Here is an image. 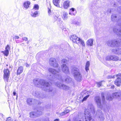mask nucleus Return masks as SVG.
I'll list each match as a JSON object with an SVG mask.
<instances>
[{
	"instance_id": "obj_1",
	"label": "nucleus",
	"mask_w": 121,
	"mask_h": 121,
	"mask_svg": "<svg viewBox=\"0 0 121 121\" xmlns=\"http://www.w3.org/2000/svg\"><path fill=\"white\" fill-rule=\"evenodd\" d=\"M33 82L36 86L38 87L43 86L42 89L45 91L49 92H52V88L48 82L43 79H35L33 80Z\"/></svg>"
},
{
	"instance_id": "obj_2",
	"label": "nucleus",
	"mask_w": 121,
	"mask_h": 121,
	"mask_svg": "<svg viewBox=\"0 0 121 121\" xmlns=\"http://www.w3.org/2000/svg\"><path fill=\"white\" fill-rule=\"evenodd\" d=\"M93 106L92 104H89L87 109L85 110L84 113V116L85 117V121H93V119L92 118L91 113H93L95 112Z\"/></svg>"
},
{
	"instance_id": "obj_3",
	"label": "nucleus",
	"mask_w": 121,
	"mask_h": 121,
	"mask_svg": "<svg viewBox=\"0 0 121 121\" xmlns=\"http://www.w3.org/2000/svg\"><path fill=\"white\" fill-rule=\"evenodd\" d=\"M58 70H56L55 69L52 68H49L48 69V71L54 74L56 78L58 79L61 82H63L64 81L61 75L59 73L60 70V67H58Z\"/></svg>"
},
{
	"instance_id": "obj_4",
	"label": "nucleus",
	"mask_w": 121,
	"mask_h": 121,
	"mask_svg": "<svg viewBox=\"0 0 121 121\" xmlns=\"http://www.w3.org/2000/svg\"><path fill=\"white\" fill-rule=\"evenodd\" d=\"M73 72L74 79L77 81L81 82L82 80V76L79 69L74 67L73 69Z\"/></svg>"
},
{
	"instance_id": "obj_5",
	"label": "nucleus",
	"mask_w": 121,
	"mask_h": 121,
	"mask_svg": "<svg viewBox=\"0 0 121 121\" xmlns=\"http://www.w3.org/2000/svg\"><path fill=\"white\" fill-rule=\"evenodd\" d=\"M43 108L41 107L38 108L37 111H34L30 112L29 113L30 117L32 118L38 117L43 114Z\"/></svg>"
},
{
	"instance_id": "obj_6",
	"label": "nucleus",
	"mask_w": 121,
	"mask_h": 121,
	"mask_svg": "<svg viewBox=\"0 0 121 121\" xmlns=\"http://www.w3.org/2000/svg\"><path fill=\"white\" fill-rule=\"evenodd\" d=\"M102 100L103 102V104H101L100 97L99 96H97L95 97V100L96 103L97 104L98 107L102 109L103 106V104L105 99L104 97V93H101Z\"/></svg>"
},
{
	"instance_id": "obj_7",
	"label": "nucleus",
	"mask_w": 121,
	"mask_h": 121,
	"mask_svg": "<svg viewBox=\"0 0 121 121\" xmlns=\"http://www.w3.org/2000/svg\"><path fill=\"white\" fill-rule=\"evenodd\" d=\"M3 78L5 82H8L10 74V71L7 69L4 70Z\"/></svg>"
},
{
	"instance_id": "obj_8",
	"label": "nucleus",
	"mask_w": 121,
	"mask_h": 121,
	"mask_svg": "<svg viewBox=\"0 0 121 121\" xmlns=\"http://www.w3.org/2000/svg\"><path fill=\"white\" fill-rule=\"evenodd\" d=\"M49 63L50 65L54 68L59 67L56 59L54 58H52L49 59Z\"/></svg>"
},
{
	"instance_id": "obj_9",
	"label": "nucleus",
	"mask_w": 121,
	"mask_h": 121,
	"mask_svg": "<svg viewBox=\"0 0 121 121\" xmlns=\"http://www.w3.org/2000/svg\"><path fill=\"white\" fill-rule=\"evenodd\" d=\"M111 19L112 21H116L117 25L119 26H121V17L119 18L117 21V16L116 14H113L111 15Z\"/></svg>"
},
{
	"instance_id": "obj_10",
	"label": "nucleus",
	"mask_w": 121,
	"mask_h": 121,
	"mask_svg": "<svg viewBox=\"0 0 121 121\" xmlns=\"http://www.w3.org/2000/svg\"><path fill=\"white\" fill-rule=\"evenodd\" d=\"M26 102L27 104L29 105H31L33 103V104H40L41 103V102H39L36 99L33 100L32 99L30 98L27 99Z\"/></svg>"
},
{
	"instance_id": "obj_11",
	"label": "nucleus",
	"mask_w": 121,
	"mask_h": 121,
	"mask_svg": "<svg viewBox=\"0 0 121 121\" xmlns=\"http://www.w3.org/2000/svg\"><path fill=\"white\" fill-rule=\"evenodd\" d=\"M106 59L107 60H113L117 61L119 60V58L114 55L108 56L106 57Z\"/></svg>"
},
{
	"instance_id": "obj_12",
	"label": "nucleus",
	"mask_w": 121,
	"mask_h": 121,
	"mask_svg": "<svg viewBox=\"0 0 121 121\" xmlns=\"http://www.w3.org/2000/svg\"><path fill=\"white\" fill-rule=\"evenodd\" d=\"M97 115H98V119L99 121H104V118L103 115L100 110L96 112Z\"/></svg>"
},
{
	"instance_id": "obj_13",
	"label": "nucleus",
	"mask_w": 121,
	"mask_h": 121,
	"mask_svg": "<svg viewBox=\"0 0 121 121\" xmlns=\"http://www.w3.org/2000/svg\"><path fill=\"white\" fill-rule=\"evenodd\" d=\"M70 39L74 43L77 44L79 43L80 41L79 40L80 38H78L75 35H72Z\"/></svg>"
},
{
	"instance_id": "obj_14",
	"label": "nucleus",
	"mask_w": 121,
	"mask_h": 121,
	"mask_svg": "<svg viewBox=\"0 0 121 121\" xmlns=\"http://www.w3.org/2000/svg\"><path fill=\"white\" fill-rule=\"evenodd\" d=\"M35 97L43 99L46 97V95L45 94L41 93L40 92H36L34 94Z\"/></svg>"
},
{
	"instance_id": "obj_15",
	"label": "nucleus",
	"mask_w": 121,
	"mask_h": 121,
	"mask_svg": "<svg viewBox=\"0 0 121 121\" xmlns=\"http://www.w3.org/2000/svg\"><path fill=\"white\" fill-rule=\"evenodd\" d=\"M62 70L63 73L67 74L69 73L68 67L65 64H63L61 66Z\"/></svg>"
},
{
	"instance_id": "obj_16",
	"label": "nucleus",
	"mask_w": 121,
	"mask_h": 121,
	"mask_svg": "<svg viewBox=\"0 0 121 121\" xmlns=\"http://www.w3.org/2000/svg\"><path fill=\"white\" fill-rule=\"evenodd\" d=\"M10 49V46L9 45H7L5 47V50L4 51H2L1 52L3 54L6 56H7L9 53V51Z\"/></svg>"
},
{
	"instance_id": "obj_17",
	"label": "nucleus",
	"mask_w": 121,
	"mask_h": 121,
	"mask_svg": "<svg viewBox=\"0 0 121 121\" xmlns=\"http://www.w3.org/2000/svg\"><path fill=\"white\" fill-rule=\"evenodd\" d=\"M114 32L121 38V30L119 29L117 27H114L113 28Z\"/></svg>"
},
{
	"instance_id": "obj_18",
	"label": "nucleus",
	"mask_w": 121,
	"mask_h": 121,
	"mask_svg": "<svg viewBox=\"0 0 121 121\" xmlns=\"http://www.w3.org/2000/svg\"><path fill=\"white\" fill-rule=\"evenodd\" d=\"M112 47H116L120 45V42L119 41V39L112 40Z\"/></svg>"
},
{
	"instance_id": "obj_19",
	"label": "nucleus",
	"mask_w": 121,
	"mask_h": 121,
	"mask_svg": "<svg viewBox=\"0 0 121 121\" xmlns=\"http://www.w3.org/2000/svg\"><path fill=\"white\" fill-rule=\"evenodd\" d=\"M69 109H66L64 111L60 114V116H63L65 114H67L70 111H71L72 110V108L70 107H68Z\"/></svg>"
},
{
	"instance_id": "obj_20",
	"label": "nucleus",
	"mask_w": 121,
	"mask_h": 121,
	"mask_svg": "<svg viewBox=\"0 0 121 121\" xmlns=\"http://www.w3.org/2000/svg\"><path fill=\"white\" fill-rule=\"evenodd\" d=\"M112 52L116 54L121 55V48L113 49L112 50Z\"/></svg>"
},
{
	"instance_id": "obj_21",
	"label": "nucleus",
	"mask_w": 121,
	"mask_h": 121,
	"mask_svg": "<svg viewBox=\"0 0 121 121\" xmlns=\"http://www.w3.org/2000/svg\"><path fill=\"white\" fill-rule=\"evenodd\" d=\"M115 84L117 86H119L121 85V79L120 78L118 77L115 81Z\"/></svg>"
},
{
	"instance_id": "obj_22",
	"label": "nucleus",
	"mask_w": 121,
	"mask_h": 121,
	"mask_svg": "<svg viewBox=\"0 0 121 121\" xmlns=\"http://www.w3.org/2000/svg\"><path fill=\"white\" fill-rule=\"evenodd\" d=\"M94 39H88L86 43V45L88 46H92L93 45Z\"/></svg>"
},
{
	"instance_id": "obj_23",
	"label": "nucleus",
	"mask_w": 121,
	"mask_h": 121,
	"mask_svg": "<svg viewBox=\"0 0 121 121\" xmlns=\"http://www.w3.org/2000/svg\"><path fill=\"white\" fill-rule=\"evenodd\" d=\"M121 95V92H118L113 93L112 96L113 98H117L120 96Z\"/></svg>"
},
{
	"instance_id": "obj_24",
	"label": "nucleus",
	"mask_w": 121,
	"mask_h": 121,
	"mask_svg": "<svg viewBox=\"0 0 121 121\" xmlns=\"http://www.w3.org/2000/svg\"><path fill=\"white\" fill-rule=\"evenodd\" d=\"M70 1L69 0L65 1L64 3L63 6L65 9H67L69 5Z\"/></svg>"
},
{
	"instance_id": "obj_25",
	"label": "nucleus",
	"mask_w": 121,
	"mask_h": 121,
	"mask_svg": "<svg viewBox=\"0 0 121 121\" xmlns=\"http://www.w3.org/2000/svg\"><path fill=\"white\" fill-rule=\"evenodd\" d=\"M23 68L22 66L19 67L17 70V74L19 75L23 71Z\"/></svg>"
},
{
	"instance_id": "obj_26",
	"label": "nucleus",
	"mask_w": 121,
	"mask_h": 121,
	"mask_svg": "<svg viewBox=\"0 0 121 121\" xmlns=\"http://www.w3.org/2000/svg\"><path fill=\"white\" fill-rule=\"evenodd\" d=\"M60 0H53V2L54 4L57 7H59V3Z\"/></svg>"
},
{
	"instance_id": "obj_27",
	"label": "nucleus",
	"mask_w": 121,
	"mask_h": 121,
	"mask_svg": "<svg viewBox=\"0 0 121 121\" xmlns=\"http://www.w3.org/2000/svg\"><path fill=\"white\" fill-rule=\"evenodd\" d=\"M112 40H109L106 42V44L108 46L112 47Z\"/></svg>"
},
{
	"instance_id": "obj_28",
	"label": "nucleus",
	"mask_w": 121,
	"mask_h": 121,
	"mask_svg": "<svg viewBox=\"0 0 121 121\" xmlns=\"http://www.w3.org/2000/svg\"><path fill=\"white\" fill-rule=\"evenodd\" d=\"M30 4V2L29 1H27L25 2L23 6L25 9H28L29 7Z\"/></svg>"
},
{
	"instance_id": "obj_29",
	"label": "nucleus",
	"mask_w": 121,
	"mask_h": 121,
	"mask_svg": "<svg viewBox=\"0 0 121 121\" xmlns=\"http://www.w3.org/2000/svg\"><path fill=\"white\" fill-rule=\"evenodd\" d=\"M90 65V62L89 61L87 62L86 63L85 69L86 72H88V71L89 70V67Z\"/></svg>"
},
{
	"instance_id": "obj_30",
	"label": "nucleus",
	"mask_w": 121,
	"mask_h": 121,
	"mask_svg": "<svg viewBox=\"0 0 121 121\" xmlns=\"http://www.w3.org/2000/svg\"><path fill=\"white\" fill-rule=\"evenodd\" d=\"M62 84H63L61 83L60 82H56L55 83V85L61 89H62Z\"/></svg>"
},
{
	"instance_id": "obj_31",
	"label": "nucleus",
	"mask_w": 121,
	"mask_h": 121,
	"mask_svg": "<svg viewBox=\"0 0 121 121\" xmlns=\"http://www.w3.org/2000/svg\"><path fill=\"white\" fill-rule=\"evenodd\" d=\"M62 86L61 89L63 90H65L67 91L70 89V87H69L64 85V84H62Z\"/></svg>"
},
{
	"instance_id": "obj_32",
	"label": "nucleus",
	"mask_w": 121,
	"mask_h": 121,
	"mask_svg": "<svg viewBox=\"0 0 121 121\" xmlns=\"http://www.w3.org/2000/svg\"><path fill=\"white\" fill-rule=\"evenodd\" d=\"M68 14L65 12H63V13L62 18L64 20H66L68 18Z\"/></svg>"
},
{
	"instance_id": "obj_33",
	"label": "nucleus",
	"mask_w": 121,
	"mask_h": 121,
	"mask_svg": "<svg viewBox=\"0 0 121 121\" xmlns=\"http://www.w3.org/2000/svg\"><path fill=\"white\" fill-rule=\"evenodd\" d=\"M72 80V79L69 76H67L65 80V82L68 83H69Z\"/></svg>"
},
{
	"instance_id": "obj_34",
	"label": "nucleus",
	"mask_w": 121,
	"mask_h": 121,
	"mask_svg": "<svg viewBox=\"0 0 121 121\" xmlns=\"http://www.w3.org/2000/svg\"><path fill=\"white\" fill-rule=\"evenodd\" d=\"M73 121H82L81 119L80 118L79 116H77L74 117L73 120Z\"/></svg>"
},
{
	"instance_id": "obj_35",
	"label": "nucleus",
	"mask_w": 121,
	"mask_h": 121,
	"mask_svg": "<svg viewBox=\"0 0 121 121\" xmlns=\"http://www.w3.org/2000/svg\"><path fill=\"white\" fill-rule=\"evenodd\" d=\"M113 98L112 97L109 95L108 94L107 95L106 99L107 100H111Z\"/></svg>"
},
{
	"instance_id": "obj_36",
	"label": "nucleus",
	"mask_w": 121,
	"mask_h": 121,
	"mask_svg": "<svg viewBox=\"0 0 121 121\" xmlns=\"http://www.w3.org/2000/svg\"><path fill=\"white\" fill-rule=\"evenodd\" d=\"M81 23V21H75L73 22V24L77 25H80Z\"/></svg>"
},
{
	"instance_id": "obj_37",
	"label": "nucleus",
	"mask_w": 121,
	"mask_h": 121,
	"mask_svg": "<svg viewBox=\"0 0 121 121\" xmlns=\"http://www.w3.org/2000/svg\"><path fill=\"white\" fill-rule=\"evenodd\" d=\"M89 95H86L84 97L82 101V102L84 101H86L87 99L89 97Z\"/></svg>"
},
{
	"instance_id": "obj_38",
	"label": "nucleus",
	"mask_w": 121,
	"mask_h": 121,
	"mask_svg": "<svg viewBox=\"0 0 121 121\" xmlns=\"http://www.w3.org/2000/svg\"><path fill=\"white\" fill-rule=\"evenodd\" d=\"M38 12L37 11L35 12L34 13L31 14L32 16L34 17H36L38 14Z\"/></svg>"
},
{
	"instance_id": "obj_39",
	"label": "nucleus",
	"mask_w": 121,
	"mask_h": 121,
	"mask_svg": "<svg viewBox=\"0 0 121 121\" xmlns=\"http://www.w3.org/2000/svg\"><path fill=\"white\" fill-rule=\"evenodd\" d=\"M103 81H102L100 82H96V84L97 86L99 87L100 86H101L102 85V82Z\"/></svg>"
},
{
	"instance_id": "obj_40",
	"label": "nucleus",
	"mask_w": 121,
	"mask_h": 121,
	"mask_svg": "<svg viewBox=\"0 0 121 121\" xmlns=\"http://www.w3.org/2000/svg\"><path fill=\"white\" fill-rule=\"evenodd\" d=\"M80 41V43L82 45V46H84L85 45V44L84 43V41L82 40V39H80L79 40Z\"/></svg>"
},
{
	"instance_id": "obj_41",
	"label": "nucleus",
	"mask_w": 121,
	"mask_h": 121,
	"mask_svg": "<svg viewBox=\"0 0 121 121\" xmlns=\"http://www.w3.org/2000/svg\"><path fill=\"white\" fill-rule=\"evenodd\" d=\"M74 8H72L70 9V12L69 13V14L70 15H72L73 14L72 12L74 11Z\"/></svg>"
},
{
	"instance_id": "obj_42",
	"label": "nucleus",
	"mask_w": 121,
	"mask_h": 121,
	"mask_svg": "<svg viewBox=\"0 0 121 121\" xmlns=\"http://www.w3.org/2000/svg\"><path fill=\"white\" fill-rule=\"evenodd\" d=\"M48 79L51 80H53V75H50L49 76H48Z\"/></svg>"
},
{
	"instance_id": "obj_43",
	"label": "nucleus",
	"mask_w": 121,
	"mask_h": 121,
	"mask_svg": "<svg viewBox=\"0 0 121 121\" xmlns=\"http://www.w3.org/2000/svg\"><path fill=\"white\" fill-rule=\"evenodd\" d=\"M39 7L38 5H35L34 6V7L33 10L34 9H35L36 10L38 9H39Z\"/></svg>"
},
{
	"instance_id": "obj_44",
	"label": "nucleus",
	"mask_w": 121,
	"mask_h": 121,
	"mask_svg": "<svg viewBox=\"0 0 121 121\" xmlns=\"http://www.w3.org/2000/svg\"><path fill=\"white\" fill-rule=\"evenodd\" d=\"M118 12L120 13H121V6L118 7L117 9Z\"/></svg>"
},
{
	"instance_id": "obj_45",
	"label": "nucleus",
	"mask_w": 121,
	"mask_h": 121,
	"mask_svg": "<svg viewBox=\"0 0 121 121\" xmlns=\"http://www.w3.org/2000/svg\"><path fill=\"white\" fill-rule=\"evenodd\" d=\"M115 78L114 76V75L113 76H112L111 75H109L107 77V78L109 79H111L112 78Z\"/></svg>"
},
{
	"instance_id": "obj_46",
	"label": "nucleus",
	"mask_w": 121,
	"mask_h": 121,
	"mask_svg": "<svg viewBox=\"0 0 121 121\" xmlns=\"http://www.w3.org/2000/svg\"><path fill=\"white\" fill-rule=\"evenodd\" d=\"M54 19L55 21H56V20H58L59 21V19H58V17L56 16H55L54 17Z\"/></svg>"
},
{
	"instance_id": "obj_47",
	"label": "nucleus",
	"mask_w": 121,
	"mask_h": 121,
	"mask_svg": "<svg viewBox=\"0 0 121 121\" xmlns=\"http://www.w3.org/2000/svg\"><path fill=\"white\" fill-rule=\"evenodd\" d=\"M67 62V60L65 59H63L62 60V62L63 63H65Z\"/></svg>"
},
{
	"instance_id": "obj_48",
	"label": "nucleus",
	"mask_w": 121,
	"mask_h": 121,
	"mask_svg": "<svg viewBox=\"0 0 121 121\" xmlns=\"http://www.w3.org/2000/svg\"><path fill=\"white\" fill-rule=\"evenodd\" d=\"M6 121H13L11 120V118L10 117H9L7 118Z\"/></svg>"
},
{
	"instance_id": "obj_49",
	"label": "nucleus",
	"mask_w": 121,
	"mask_h": 121,
	"mask_svg": "<svg viewBox=\"0 0 121 121\" xmlns=\"http://www.w3.org/2000/svg\"><path fill=\"white\" fill-rule=\"evenodd\" d=\"M48 13L49 15H50L51 14V10L49 8H48Z\"/></svg>"
},
{
	"instance_id": "obj_50",
	"label": "nucleus",
	"mask_w": 121,
	"mask_h": 121,
	"mask_svg": "<svg viewBox=\"0 0 121 121\" xmlns=\"http://www.w3.org/2000/svg\"><path fill=\"white\" fill-rule=\"evenodd\" d=\"M22 40L25 41H27L28 40V39L26 37H23L22 38Z\"/></svg>"
},
{
	"instance_id": "obj_51",
	"label": "nucleus",
	"mask_w": 121,
	"mask_h": 121,
	"mask_svg": "<svg viewBox=\"0 0 121 121\" xmlns=\"http://www.w3.org/2000/svg\"><path fill=\"white\" fill-rule=\"evenodd\" d=\"M116 77H119L121 78V73H119L117 74L116 75Z\"/></svg>"
},
{
	"instance_id": "obj_52",
	"label": "nucleus",
	"mask_w": 121,
	"mask_h": 121,
	"mask_svg": "<svg viewBox=\"0 0 121 121\" xmlns=\"http://www.w3.org/2000/svg\"><path fill=\"white\" fill-rule=\"evenodd\" d=\"M114 88V85H112L111 86V89H113Z\"/></svg>"
},
{
	"instance_id": "obj_53",
	"label": "nucleus",
	"mask_w": 121,
	"mask_h": 121,
	"mask_svg": "<svg viewBox=\"0 0 121 121\" xmlns=\"http://www.w3.org/2000/svg\"><path fill=\"white\" fill-rule=\"evenodd\" d=\"M15 39H18L19 38V37L18 36H15Z\"/></svg>"
},
{
	"instance_id": "obj_54",
	"label": "nucleus",
	"mask_w": 121,
	"mask_h": 121,
	"mask_svg": "<svg viewBox=\"0 0 121 121\" xmlns=\"http://www.w3.org/2000/svg\"><path fill=\"white\" fill-rule=\"evenodd\" d=\"M59 119H55L54 121H59Z\"/></svg>"
},
{
	"instance_id": "obj_55",
	"label": "nucleus",
	"mask_w": 121,
	"mask_h": 121,
	"mask_svg": "<svg viewBox=\"0 0 121 121\" xmlns=\"http://www.w3.org/2000/svg\"><path fill=\"white\" fill-rule=\"evenodd\" d=\"M86 92H87V93H88V92H89V91H88L87 92H86V91H83V93H86Z\"/></svg>"
},
{
	"instance_id": "obj_56",
	"label": "nucleus",
	"mask_w": 121,
	"mask_h": 121,
	"mask_svg": "<svg viewBox=\"0 0 121 121\" xmlns=\"http://www.w3.org/2000/svg\"><path fill=\"white\" fill-rule=\"evenodd\" d=\"M16 93L15 91L13 92V94L14 95H16Z\"/></svg>"
},
{
	"instance_id": "obj_57",
	"label": "nucleus",
	"mask_w": 121,
	"mask_h": 121,
	"mask_svg": "<svg viewBox=\"0 0 121 121\" xmlns=\"http://www.w3.org/2000/svg\"><path fill=\"white\" fill-rule=\"evenodd\" d=\"M117 1L120 3H121V0H117Z\"/></svg>"
},
{
	"instance_id": "obj_58",
	"label": "nucleus",
	"mask_w": 121,
	"mask_h": 121,
	"mask_svg": "<svg viewBox=\"0 0 121 121\" xmlns=\"http://www.w3.org/2000/svg\"><path fill=\"white\" fill-rule=\"evenodd\" d=\"M29 66V65H28V64H26V67H28Z\"/></svg>"
},
{
	"instance_id": "obj_59",
	"label": "nucleus",
	"mask_w": 121,
	"mask_h": 121,
	"mask_svg": "<svg viewBox=\"0 0 121 121\" xmlns=\"http://www.w3.org/2000/svg\"><path fill=\"white\" fill-rule=\"evenodd\" d=\"M44 121H49L48 119L45 120Z\"/></svg>"
},
{
	"instance_id": "obj_60",
	"label": "nucleus",
	"mask_w": 121,
	"mask_h": 121,
	"mask_svg": "<svg viewBox=\"0 0 121 121\" xmlns=\"http://www.w3.org/2000/svg\"><path fill=\"white\" fill-rule=\"evenodd\" d=\"M35 121H42L41 120H39V119H37V120Z\"/></svg>"
},
{
	"instance_id": "obj_61",
	"label": "nucleus",
	"mask_w": 121,
	"mask_h": 121,
	"mask_svg": "<svg viewBox=\"0 0 121 121\" xmlns=\"http://www.w3.org/2000/svg\"><path fill=\"white\" fill-rule=\"evenodd\" d=\"M115 4H114V5H113V6L115 7Z\"/></svg>"
},
{
	"instance_id": "obj_62",
	"label": "nucleus",
	"mask_w": 121,
	"mask_h": 121,
	"mask_svg": "<svg viewBox=\"0 0 121 121\" xmlns=\"http://www.w3.org/2000/svg\"><path fill=\"white\" fill-rule=\"evenodd\" d=\"M119 39V41L120 42V44L121 43V41H120V40Z\"/></svg>"
},
{
	"instance_id": "obj_63",
	"label": "nucleus",
	"mask_w": 121,
	"mask_h": 121,
	"mask_svg": "<svg viewBox=\"0 0 121 121\" xmlns=\"http://www.w3.org/2000/svg\"><path fill=\"white\" fill-rule=\"evenodd\" d=\"M67 121H70V120H69Z\"/></svg>"
},
{
	"instance_id": "obj_64",
	"label": "nucleus",
	"mask_w": 121,
	"mask_h": 121,
	"mask_svg": "<svg viewBox=\"0 0 121 121\" xmlns=\"http://www.w3.org/2000/svg\"><path fill=\"white\" fill-rule=\"evenodd\" d=\"M8 65H6V66H8Z\"/></svg>"
}]
</instances>
